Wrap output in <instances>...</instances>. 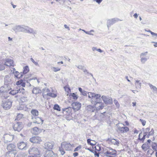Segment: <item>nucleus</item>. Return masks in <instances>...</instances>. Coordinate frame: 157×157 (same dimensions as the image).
I'll use <instances>...</instances> for the list:
<instances>
[{"label": "nucleus", "instance_id": "f257e3e1", "mask_svg": "<svg viewBox=\"0 0 157 157\" xmlns=\"http://www.w3.org/2000/svg\"><path fill=\"white\" fill-rule=\"evenodd\" d=\"M13 30L16 33L22 32L32 34L34 35L36 34L37 31L33 29L24 25H18L14 26L12 28Z\"/></svg>", "mask_w": 157, "mask_h": 157}, {"label": "nucleus", "instance_id": "f03ea898", "mask_svg": "<svg viewBox=\"0 0 157 157\" xmlns=\"http://www.w3.org/2000/svg\"><path fill=\"white\" fill-rule=\"evenodd\" d=\"M7 149L8 151L6 153V155L7 157L11 156L12 155V157H15V154L13 152L16 150V146L14 144H10L8 145L7 146Z\"/></svg>", "mask_w": 157, "mask_h": 157}, {"label": "nucleus", "instance_id": "7ed1b4c3", "mask_svg": "<svg viewBox=\"0 0 157 157\" xmlns=\"http://www.w3.org/2000/svg\"><path fill=\"white\" fill-rule=\"evenodd\" d=\"M29 152L31 155L30 157H40V152L36 147L30 148L29 150Z\"/></svg>", "mask_w": 157, "mask_h": 157}, {"label": "nucleus", "instance_id": "20e7f679", "mask_svg": "<svg viewBox=\"0 0 157 157\" xmlns=\"http://www.w3.org/2000/svg\"><path fill=\"white\" fill-rule=\"evenodd\" d=\"M109 149H106V151L104 152V155L107 157H115L117 154V151L114 149L109 147Z\"/></svg>", "mask_w": 157, "mask_h": 157}, {"label": "nucleus", "instance_id": "39448f33", "mask_svg": "<svg viewBox=\"0 0 157 157\" xmlns=\"http://www.w3.org/2000/svg\"><path fill=\"white\" fill-rule=\"evenodd\" d=\"M93 99H91V102L93 104L94 103L95 105H97L98 104H100L101 103V102L100 101H98L99 100H100V98L101 97L100 94H96L94 93Z\"/></svg>", "mask_w": 157, "mask_h": 157}, {"label": "nucleus", "instance_id": "423d86ee", "mask_svg": "<svg viewBox=\"0 0 157 157\" xmlns=\"http://www.w3.org/2000/svg\"><path fill=\"white\" fill-rule=\"evenodd\" d=\"M12 102L7 100L3 101L2 106L3 108L6 110H8L10 109L12 106Z\"/></svg>", "mask_w": 157, "mask_h": 157}, {"label": "nucleus", "instance_id": "0eeeda50", "mask_svg": "<svg viewBox=\"0 0 157 157\" xmlns=\"http://www.w3.org/2000/svg\"><path fill=\"white\" fill-rule=\"evenodd\" d=\"M4 136V142L5 143L11 142L14 139V136L13 135L6 134H5Z\"/></svg>", "mask_w": 157, "mask_h": 157}, {"label": "nucleus", "instance_id": "6e6552de", "mask_svg": "<svg viewBox=\"0 0 157 157\" xmlns=\"http://www.w3.org/2000/svg\"><path fill=\"white\" fill-rule=\"evenodd\" d=\"M44 157H55L56 155V154H54L52 150H44Z\"/></svg>", "mask_w": 157, "mask_h": 157}, {"label": "nucleus", "instance_id": "1a4fd4ad", "mask_svg": "<svg viewBox=\"0 0 157 157\" xmlns=\"http://www.w3.org/2000/svg\"><path fill=\"white\" fill-rule=\"evenodd\" d=\"M23 128L22 123L17 122L14 124L13 126V128L15 131L20 132Z\"/></svg>", "mask_w": 157, "mask_h": 157}, {"label": "nucleus", "instance_id": "9d476101", "mask_svg": "<svg viewBox=\"0 0 157 157\" xmlns=\"http://www.w3.org/2000/svg\"><path fill=\"white\" fill-rule=\"evenodd\" d=\"M119 21L120 20L118 18H114L108 20L107 24L108 28H109L111 25Z\"/></svg>", "mask_w": 157, "mask_h": 157}, {"label": "nucleus", "instance_id": "9b49d317", "mask_svg": "<svg viewBox=\"0 0 157 157\" xmlns=\"http://www.w3.org/2000/svg\"><path fill=\"white\" fill-rule=\"evenodd\" d=\"M81 104L79 102H73L71 104L72 108L75 111H76L80 109L81 107Z\"/></svg>", "mask_w": 157, "mask_h": 157}, {"label": "nucleus", "instance_id": "f8f14e48", "mask_svg": "<svg viewBox=\"0 0 157 157\" xmlns=\"http://www.w3.org/2000/svg\"><path fill=\"white\" fill-rule=\"evenodd\" d=\"M29 141L33 143L39 144L42 141V140L40 137L34 136L30 138Z\"/></svg>", "mask_w": 157, "mask_h": 157}, {"label": "nucleus", "instance_id": "ddd939ff", "mask_svg": "<svg viewBox=\"0 0 157 157\" xmlns=\"http://www.w3.org/2000/svg\"><path fill=\"white\" fill-rule=\"evenodd\" d=\"M101 98L104 102L106 104H111L113 103L112 99L111 97L102 96Z\"/></svg>", "mask_w": 157, "mask_h": 157}, {"label": "nucleus", "instance_id": "4468645a", "mask_svg": "<svg viewBox=\"0 0 157 157\" xmlns=\"http://www.w3.org/2000/svg\"><path fill=\"white\" fill-rule=\"evenodd\" d=\"M32 119L33 123L37 124H42L44 121L41 118L37 117V116H32Z\"/></svg>", "mask_w": 157, "mask_h": 157}, {"label": "nucleus", "instance_id": "2eb2a0df", "mask_svg": "<svg viewBox=\"0 0 157 157\" xmlns=\"http://www.w3.org/2000/svg\"><path fill=\"white\" fill-rule=\"evenodd\" d=\"M43 130V129H41L35 127L32 129L31 132L34 135H38Z\"/></svg>", "mask_w": 157, "mask_h": 157}, {"label": "nucleus", "instance_id": "dca6fc26", "mask_svg": "<svg viewBox=\"0 0 157 157\" xmlns=\"http://www.w3.org/2000/svg\"><path fill=\"white\" fill-rule=\"evenodd\" d=\"M18 148L21 150H26L27 148V144L23 141H21L17 144Z\"/></svg>", "mask_w": 157, "mask_h": 157}, {"label": "nucleus", "instance_id": "f3484780", "mask_svg": "<svg viewBox=\"0 0 157 157\" xmlns=\"http://www.w3.org/2000/svg\"><path fill=\"white\" fill-rule=\"evenodd\" d=\"M53 146L54 144L53 143L47 142L44 144V148L45 150H52Z\"/></svg>", "mask_w": 157, "mask_h": 157}, {"label": "nucleus", "instance_id": "a211bd4d", "mask_svg": "<svg viewBox=\"0 0 157 157\" xmlns=\"http://www.w3.org/2000/svg\"><path fill=\"white\" fill-rule=\"evenodd\" d=\"M71 146V145L70 143H67L66 142H64L61 144V147L63 148L65 150L67 151L70 150V148Z\"/></svg>", "mask_w": 157, "mask_h": 157}, {"label": "nucleus", "instance_id": "6ab92c4d", "mask_svg": "<svg viewBox=\"0 0 157 157\" xmlns=\"http://www.w3.org/2000/svg\"><path fill=\"white\" fill-rule=\"evenodd\" d=\"M146 136V135L143 134L142 132H141L139 135L137 140L141 141L142 143H144Z\"/></svg>", "mask_w": 157, "mask_h": 157}, {"label": "nucleus", "instance_id": "aec40b11", "mask_svg": "<svg viewBox=\"0 0 157 157\" xmlns=\"http://www.w3.org/2000/svg\"><path fill=\"white\" fill-rule=\"evenodd\" d=\"M107 141L109 142V143L114 145H116L118 146L120 144L119 140H117L115 139H111V138L108 139Z\"/></svg>", "mask_w": 157, "mask_h": 157}, {"label": "nucleus", "instance_id": "412c9836", "mask_svg": "<svg viewBox=\"0 0 157 157\" xmlns=\"http://www.w3.org/2000/svg\"><path fill=\"white\" fill-rule=\"evenodd\" d=\"M118 129L121 133L127 132L129 130V128L127 127L119 126L118 127Z\"/></svg>", "mask_w": 157, "mask_h": 157}, {"label": "nucleus", "instance_id": "4be33fe9", "mask_svg": "<svg viewBox=\"0 0 157 157\" xmlns=\"http://www.w3.org/2000/svg\"><path fill=\"white\" fill-rule=\"evenodd\" d=\"M29 67L28 66H25L23 68V72H21V75H20V78H22L24 75L27 73L29 71Z\"/></svg>", "mask_w": 157, "mask_h": 157}, {"label": "nucleus", "instance_id": "5701e85b", "mask_svg": "<svg viewBox=\"0 0 157 157\" xmlns=\"http://www.w3.org/2000/svg\"><path fill=\"white\" fill-rule=\"evenodd\" d=\"M72 108L71 107H69L67 108H64L62 109L63 112H65L66 114L67 115H70L72 111Z\"/></svg>", "mask_w": 157, "mask_h": 157}, {"label": "nucleus", "instance_id": "b1692460", "mask_svg": "<svg viewBox=\"0 0 157 157\" xmlns=\"http://www.w3.org/2000/svg\"><path fill=\"white\" fill-rule=\"evenodd\" d=\"M86 109L88 112H93L95 110V107L94 105H89L86 107Z\"/></svg>", "mask_w": 157, "mask_h": 157}, {"label": "nucleus", "instance_id": "393cba45", "mask_svg": "<svg viewBox=\"0 0 157 157\" xmlns=\"http://www.w3.org/2000/svg\"><path fill=\"white\" fill-rule=\"evenodd\" d=\"M24 80L25 81V78H24V80L22 79H20V80L17 81L16 83V85L17 86L21 85L22 87H25V83L24 82Z\"/></svg>", "mask_w": 157, "mask_h": 157}, {"label": "nucleus", "instance_id": "a878e982", "mask_svg": "<svg viewBox=\"0 0 157 157\" xmlns=\"http://www.w3.org/2000/svg\"><path fill=\"white\" fill-rule=\"evenodd\" d=\"M32 92L33 94H37L41 93V90L38 87H34L33 90Z\"/></svg>", "mask_w": 157, "mask_h": 157}, {"label": "nucleus", "instance_id": "bb28decb", "mask_svg": "<svg viewBox=\"0 0 157 157\" xmlns=\"http://www.w3.org/2000/svg\"><path fill=\"white\" fill-rule=\"evenodd\" d=\"M13 73L14 74V77L15 78H16L18 79L21 78H20V75H21V72L19 73V72L17 71H15V72H13Z\"/></svg>", "mask_w": 157, "mask_h": 157}, {"label": "nucleus", "instance_id": "cd10ccee", "mask_svg": "<svg viewBox=\"0 0 157 157\" xmlns=\"http://www.w3.org/2000/svg\"><path fill=\"white\" fill-rule=\"evenodd\" d=\"M31 113L33 115L32 116H37L39 114L38 110L35 109H33L31 111Z\"/></svg>", "mask_w": 157, "mask_h": 157}, {"label": "nucleus", "instance_id": "c85d7f7f", "mask_svg": "<svg viewBox=\"0 0 157 157\" xmlns=\"http://www.w3.org/2000/svg\"><path fill=\"white\" fill-rule=\"evenodd\" d=\"M135 85L136 88L140 89L141 87V83L140 82V80H136V81Z\"/></svg>", "mask_w": 157, "mask_h": 157}, {"label": "nucleus", "instance_id": "c756f323", "mask_svg": "<svg viewBox=\"0 0 157 157\" xmlns=\"http://www.w3.org/2000/svg\"><path fill=\"white\" fill-rule=\"evenodd\" d=\"M148 147H149L148 145L147 144H146V143L143 144L141 146L142 149L144 151H146L147 150V149H148Z\"/></svg>", "mask_w": 157, "mask_h": 157}, {"label": "nucleus", "instance_id": "7c9ffc66", "mask_svg": "<svg viewBox=\"0 0 157 157\" xmlns=\"http://www.w3.org/2000/svg\"><path fill=\"white\" fill-rule=\"evenodd\" d=\"M70 96L75 100H77L78 98V96L74 93H71Z\"/></svg>", "mask_w": 157, "mask_h": 157}, {"label": "nucleus", "instance_id": "2f4dec72", "mask_svg": "<svg viewBox=\"0 0 157 157\" xmlns=\"http://www.w3.org/2000/svg\"><path fill=\"white\" fill-rule=\"evenodd\" d=\"M53 109L58 111H60L61 110L59 106L57 104H56L54 105Z\"/></svg>", "mask_w": 157, "mask_h": 157}, {"label": "nucleus", "instance_id": "473e14b6", "mask_svg": "<svg viewBox=\"0 0 157 157\" xmlns=\"http://www.w3.org/2000/svg\"><path fill=\"white\" fill-rule=\"evenodd\" d=\"M87 94H88V98H91V99H93L94 93L91 92H88Z\"/></svg>", "mask_w": 157, "mask_h": 157}, {"label": "nucleus", "instance_id": "72a5a7b5", "mask_svg": "<svg viewBox=\"0 0 157 157\" xmlns=\"http://www.w3.org/2000/svg\"><path fill=\"white\" fill-rule=\"evenodd\" d=\"M150 129V127H148L145 129V130H144V132H143V134L147 135V134H148Z\"/></svg>", "mask_w": 157, "mask_h": 157}, {"label": "nucleus", "instance_id": "f704fd0d", "mask_svg": "<svg viewBox=\"0 0 157 157\" xmlns=\"http://www.w3.org/2000/svg\"><path fill=\"white\" fill-rule=\"evenodd\" d=\"M82 70L84 72H86L88 74V75H90L95 80V81H96V79L93 77V75L92 74L89 73L88 72L87 70L84 68V69Z\"/></svg>", "mask_w": 157, "mask_h": 157}, {"label": "nucleus", "instance_id": "c9c22d12", "mask_svg": "<svg viewBox=\"0 0 157 157\" xmlns=\"http://www.w3.org/2000/svg\"><path fill=\"white\" fill-rule=\"evenodd\" d=\"M95 149L97 151H100L101 150V147L99 145H97L94 147Z\"/></svg>", "mask_w": 157, "mask_h": 157}, {"label": "nucleus", "instance_id": "e433bc0d", "mask_svg": "<svg viewBox=\"0 0 157 157\" xmlns=\"http://www.w3.org/2000/svg\"><path fill=\"white\" fill-rule=\"evenodd\" d=\"M47 95L49 96L52 97L54 98H55L57 96L56 94L52 93H48Z\"/></svg>", "mask_w": 157, "mask_h": 157}, {"label": "nucleus", "instance_id": "4c0bfd02", "mask_svg": "<svg viewBox=\"0 0 157 157\" xmlns=\"http://www.w3.org/2000/svg\"><path fill=\"white\" fill-rule=\"evenodd\" d=\"M20 100L23 103L27 101L28 100L26 97L23 96L21 98Z\"/></svg>", "mask_w": 157, "mask_h": 157}, {"label": "nucleus", "instance_id": "58836bf2", "mask_svg": "<svg viewBox=\"0 0 157 157\" xmlns=\"http://www.w3.org/2000/svg\"><path fill=\"white\" fill-rule=\"evenodd\" d=\"M26 107L24 105H20L17 107V109L19 110H22L25 109Z\"/></svg>", "mask_w": 157, "mask_h": 157}, {"label": "nucleus", "instance_id": "ea45409f", "mask_svg": "<svg viewBox=\"0 0 157 157\" xmlns=\"http://www.w3.org/2000/svg\"><path fill=\"white\" fill-rule=\"evenodd\" d=\"M141 62L142 63H144L147 60V59L146 58L141 57Z\"/></svg>", "mask_w": 157, "mask_h": 157}, {"label": "nucleus", "instance_id": "a19ab883", "mask_svg": "<svg viewBox=\"0 0 157 157\" xmlns=\"http://www.w3.org/2000/svg\"><path fill=\"white\" fill-rule=\"evenodd\" d=\"M18 93L17 90H13L10 91L9 93L12 95H14L17 93Z\"/></svg>", "mask_w": 157, "mask_h": 157}, {"label": "nucleus", "instance_id": "79ce46f5", "mask_svg": "<svg viewBox=\"0 0 157 157\" xmlns=\"http://www.w3.org/2000/svg\"><path fill=\"white\" fill-rule=\"evenodd\" d=\"M154 144L155 145H152V149L155 151H157V144L156 143H154Z\"/></svg>", "mask_w": 157, "mask_h": 157}, {"label": "nucleus", "instance_id": "37998d69", "mask_svg": "<svg viewBox=\"0 0 157 157\" xmlns=\"http://www.w3.org/2000/svg\"><path fill=\"white\" fill-rule=\"evenodd\" d=\"M63 149V148L62 147H59V151L61 152V154L62 155H63L65 153V151H64Z\"/></svg>", "mask_w": 157, "mask_h": 157}, {"label": "nucleus", "instance_id": "c03bdc74", "mask_svg": "<svg viewBox=\"0 0 157 157\" xmlns=\"http://www.w3.org/2000/svg\"><path fill=\"white\" fill-rule=\"evenodd\" d=\"M82 31H83L84 32H85L87 34H89V35H93V34L92 33H90L91 32H94V30H91L90 31H85V30H84V29H82Z\"/></svg>", "mask_w": 157, "mask_h": 157}, {"label": "nucleus", "instance_id": "a18cd8bd", "mask_svg": "<svg viewBox=\"0 0 157 157\" xmlns=\"http://www.w3.org/2000/svg\"><path fill=\"white\" fill-rule=\"evenodd\" d=\"M17 90L18 91V93L19 92L20 93H21L22 94H23L25 93V89L23 88L21 89H20Z\"/></svg>", "mask_w": 157, "mask_h": 157}, {"label": "nucleus", "instance_id": "49530a36", "mask_svg": "<svg viewBox=\"0 0 157 157\" xmlns=\"http://www.w3.org/2000/svg\"><path fill=\"white\" fill-rule=\"evenodd\" d=\"M30 60L36 66H39V65L38 63L35 62L33 58H31L30 59Z\"/></svg>", "mask_w": 157, "mask_h": 157}, {"label": "nucleus", "instance_id": "de8ad7c7", "mask_svg": "<svg viewBox=\"0 0 157 157\" xmlns=\"http://www.w3.org/2000/svg\"><path fill=\"white\" fill-rule=\"evenodd\" d=\"M91 140L90 139H88L87 140V142L88 144H90V145L92 146H93L95 145V144H93L91 142Z\"/></svg>", "mask_w": 157, "mask_h": 157}, {"label": "nucleus", "instance_id": "09e8293b", "mask_svg": "<svg viewBox=\"0 0 157 157\" xmlns=\"http://www.w3.org/2000/svg\"><path fill=\"white\" fill-rule=\"evenodd\" d=\"M5 82L7 84H10L11 83V80L10 78L5 79Z\"/></svg>", "mask_w": 157, "mask_h": 157}, {"label": "nucleus", "instance_id": "8fccbe9b", "mask_svg": "<svg viewBox=\"0 0 157 157\" xmlns=\"http://www.w3.org/2000/svg\"><path fill=\"white\" fill-rule=\"evenodd\" d=\"M154 151H152L151 149H149L148 150V151L147 152V155H151L153 153Z\"/></svg>", "mask_w": 157, "mask_h": 157}, {"label": "nucleus", "instance_id": "3c124183", "mask_svg": "<svg viewBox=\"0 0 157 157\" xmlns=\"http://www.w3.org/2000/svg\"><path fill=\"white\" fill-rule=\"evenodd\" d=\"M5 67L4 65L2 64H0V71L4 70Z\"/></svg>", "mask_w": 157, "mask_h": 157}, {"label": "nucleus", "instance_id": "603ef678", "mask_svg": "<svg viewBox=\"0 0 157 157\" xmlns=\"http://www.w3.org/2000/svg\"><path fill=\"white\" fill-rule=\"evenodd\" d=\"M53 70L54 72H57V71H59L60 70V69L58 67H53Z\"/></svg>", "mask_w": 157, "mask_h": 157}, {"label": "nucleus", "instance_id": "864d4df0", "mask_svg": "<svg viewBox=\"0 0 157 157\" xmlns=\"http://www.w3.org/2000/svg\"><path fill=\"white\" fill-rule=\"evenodd\" d=\"M82 148V147L81 145H79L77 147L75 148L74 151H78V150L81 149Z\"/></svg>", "mask_w": 157, "mask_h": 157}, {"label": "nucleus", "instance_id": "5fc2aeb1", "mask_svg": "<svg viewBox=\"0 0 157 157\" xmlns=\"http://www.w3.org/2000/svg\"><path fill=\"white\" fill-rule=\"evenodd\" d=\"M154 133V130L153 128H152L151 130L149 132L148 134L149 135H151V136L153 135Z\"/></svg>", "mask_w": 157, "mask_h": 157}, {"label": "nucleus", "instance_id": "6e6d98bb", "mask_svg": "<svg viewBox=\"0 0 157 157\" xmlns=\"http://www.w3.org/2000/svg\"><path fill=\"white\" fill-rule=\"evenodd\" d=\"M77 68L82 70H83L84 68V66L82 65H79L77 66Z\"/></svg>", "mask_w": 157, "mask_h": 157}, {"label": "nucleus", "instance_id": "4d7b16f0", "mask_svg": "<svg viewBox=\"0 0 157 157\" xmlns=\"http://www.w3.org/2000/svg\"><path fill=\"white\" fill-rule=\"evenodd\" d=\"M88 92L87 91H85V90H83L81 94L82 95H83V96H87V93H88Z\"/></svg>", "mask_w": 157, "mask_h": 157}, {"label": "nucleus", "instance_id": "13d9d810", "mask_svg": "<svg viewBox=\"0 0 157 157\" xmlns=\"http://www.w3.org/2000/svg\"><path fill=\"white\" fill-rule=\"evenodd\" d=\"M114 103L117 107H119L120 106V104L117 100H114Z\"/></svg>", "mask_w": 157, "mask_h": 157}, {"label": "nucleus", "instance_id": "bf43d9fd", "mask_svg": "<svg viewBox=\"0 0 157 157\" xmlns=\"http://www.w3.org/2000/svg\"><path fill=\"white\" fill-rule=\"evenodd\" d=\"M140 121L141 122L143 126H144L145 125L146 123V121H145L141 119H140Z\"/></svg>", "mask_w": 157, "mask_h": 157}, {"label": "nucleus", "instance_id": "052dcab7", "mask_svg": "<svg viewBox=\"0 0 157 157\" xmlns=\"http://www.w3.org/2000/svg\"><path fill=\"white\" fill-rule=\"evenodd\" d=\"M6 62L9 63H11V65L12 66V64H13V61L11 59H7L6 60Z\"/></svg>", "mask_w": 157, "mask_h": 157}, {"label": "nucleus", "instance_id": "680f3d73", "mask_svg": "<svg viewBox=\"0 0 157 157\" xmlns=\"http://www.w3.org/2000/svg\"><path fill=\"white\" fill-rule=\"evenodd\" d=\"M147 52H146L144 53H141L140 55V57H141L143 56H146L147 54Z\"/></svg>", "mask_w": 157, "mask_h": 157}, {"label": "nucleus", "instance_id": "e2e57ef3", "mask_svg": "<svg viewBox=\"0 0 157 157\" xmlns=\"http://www.w3.org/2000/svg\"><path fill=\"white\" fill-rule=\"evenodd\" d=\"M4 65V66L6 65L8 66H12L11 63H9L6 61V62H5V63Z\"/></svg>", "mask_w": 157, "mask_h": 157}, {"label": "nucleus", "instance_id": "0e129e2a", "mask_svg": "<svg viewBox=\"0 0 157 157\" xmlns=\"http://www.w3.org/2000/svg\"><path fill=\"white\" fill-rule=\"evenodd\" d=\"M94 1L96 2L98 4H100L102 1V0H94Z\"/></svg>", "mask_w": 157, "mask_h": 157}, {"label": "nucleus", "instance_id": "69168bd1", "mask_svg": "<svg viewBox=\"0 0 157 157\" xmlns=\"http://www.w3.org/2000/svg\"><path fill=\"white\" fill-rule=\"evenodd\" d=\"M151 34L153 37H157V33L152 32L151 33Z\"/></svg>", "mask_w": 157, "mask_h": 157}, {"label": "nucleus", "instance_id": "338daca9", "mask_svg": "<svg viewBox=\"0 0 157 157\" xmlns=\"http://www.w3.org/2000/svg\"><path fill=\"white\" fill-rule=\"evenodd\" d=\"M94 155L95 156H96L98 157H99V153H97V152L95 151H94Z\"/></svg>", "mask_w": 157, "mask_h": 157}, {"label": "nucleus", "instance_id": "774afa93", "mask_svg": "<svg viewBox=\"0 0 157 157\" xmlns=\"http://www.w3.org/2000/svg\"><path fill=\"white\" fill-rule=\"evenodd\" d=\"M73 155L74 157H76L78 155V154L77 152H75L73 153Z\"/></svg>", "mask_w": 157, "mask_h": 157}]
</instances>
